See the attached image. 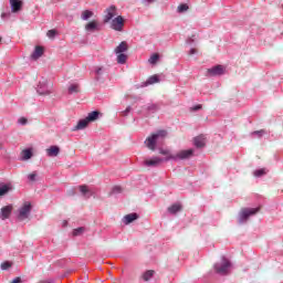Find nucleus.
I'll return each mask as SVG.
<instances>
[{
  "label": "nucleus",
  "mask_w": 283,
  "mask_h": 283,
  "mask_svg": "<svg viewBox=\"0 0 283 283\" xmlns=\"http://www.w3.org/2000/svg\"><path fill=\"white\" fill-rule=\"evenodd\" d=\"M193 148L187 149V150H180L177 154L170 155V151L167 149H159V154L161 156H167L166 158H163L165 163L169 160H189L191 156H193Z\"/></svg>",
  "instance_id": "f257e3e1"
},
{
  "label": "nucleus",
  "mask_w": 283,
  "mask_h": 283,
  "mask_svg": "<svg viewBox=\"0 0 283 283\" xmlns=\"http://www.w3.org/2000/svg\"><path fill=\"white\" fill-rule=\"evenodd\" d=\"M166 137H167V130H158L157 133L146 138L145 145L151 151H156V144L158 143V140L160 139L163 140V138H166Z\"/></svg>",
  "instance_id": "f03ea898"
},
{
  "label": "nucleus",
  "mask_w": 283,
  "mask_h": 283,
  "mask_svg": "<svg viewBox=\"0 0 283 283\" xmlns=\"http://www.w3.org/2000/svg\"><path fill=\"white\" fill-rule=\"evenodd\" d=\"M231 261H229V259L226 256H222L221 261L213 265V269L218 275H229L231 273Z\"/></svg>",
  "instance_id": "7ed1b4c3"
},
{
  "label": "nucleus",
  "mask_w": 283,
  "mask_h": 283,
  "mask_svg": "<svg viewBox=\"0 0 283 283\" xmlns=\"http://www.w3.org/2000/svg\"><path fill=\"white\" fill-rule=\"evenodd\" d=\"M260 211V208H244L239 214V224H244L251 216H255Z\"/></svg>",
  "instance_id": "20e7f679"
},
{
  "label": "nucleus",
  "mask_w": 283,
  "mask_h": 283,
  "mask_svg": "<svg viewBox=\"0 0 283 283\" xmlns=\"http://www.w3.org/2000/svg\"><path fill=\"white\" fill-rule=\"evenodd\" d=\"M32 211V203L24 202V205L19 209L18 220L22 222V220H28L30 218V213Z\"/></svg>",
  "instance_id": "39448f33"
},
{
  "label": "nucleus",
  "mask_w": 283,
  "mask_h": 283,
  "mask_svg": "<svg viewBox=\"0 0 283 283\" xmlns=\"http://www.w3.org/2000/svg\"><path fill=\"white\" fill-rule=\"evenodd\" d=\"M111 28L116 32H123V28H125V19L122 15L113 19Z\"/></svg>",
  "instance_id": "423d86ee"
},
{
  "label": "nucleus",
  "mask_w": 283,
  "mask_h": 283,
  "mask_svg": "<svg viewBox=\"0 0 283 283\" xmlns=\"http://www.w3.org/2000/svg\"><path fill=\"white\" fill-rule=\"evenodd\" d=\"M40 96H50L52 94V87L48 86V82H40L36 88Z\"/></svg>",
  "instance_id": "0eeeda50"
},
{
  "label": "nucleus",
  "mask_w": 283,
  "mask_h": 283,
  "mask_svg": "<svg viewBox=\"0 0 283 283\" xmlns=\"http://www.w3.org/2000/svg\"><path fill=\"white\" fill-rule=\"evenodd\" d=\"M224 74V66L216 65L207 70L206 76H222Z\"/></svg>",
  "instance_id": "6e6552de"
},
{
  "label": "nucleus",
  "mask_w": 283,
  "mask_h": 283,
  "mask_svg": "<svg viewBox=\"0 0 283 283\" xmlns=\"http://www.w3.org/2000/svg\"><path fill=\"white\" fill-rule=\"evenodd\" d=\"M117 9L116 6H111L105 10V15H104V23H109L114 17L117 14Z\"/></svg>",
  "instance_id": "1a4fd4ad"
},
{
  "label": "nucleus",
  "mask_w": 283,
  "mask_h": 283,
  "mask_svg": "<svg viewBox=\"0 0 283 283\" xmlns=\"http://www.w3.org/2000/svg\"><path fill=\"white\" fill-rule=\"evenodd\" d=\"M165 163L164 158L153 157L151 159L144 160L145 167H158V165Z\"/></svg>",
  "instance_id": "9d476101"
},
{
  "label": "nucleus",
  "mask_w": 283,
  "mask_h": 283,
  "mask_svg": "<svg viewBox=\"0 0 283 283\" xmlns=\"http://www.w3.org/2000/svg\"><path fill=\"white\" fill-rule=\"evenodd\" d=\"M10 6H11V12H13V13L21 12V10L23 8V1L10 0Z\"/></svg>",
  "instance_id": "9b49d317"
},
{
  "label": "nucleus",
  "mask_w": 283,
  "mask_h": 283,
  "mask_svg": "<svg viewBox=\"0 0 283 283\" xmlns=\"http://www.w3.org/2000/svg\"><path fill=\"white\" fill-rule=\"evenodd\" d=\"M12 214V205L4 206L1 208L0 218L1 220H8L10 216Z\"/></svg>",
  "instance_id": "f8f14e48"
},
{
  "label": "nucleus",
  "mask_w": 283,
  "mask_h": 283,
  "mask_svg": "<svg viewBox=\"0 0 283 283\" xmlns=\"http://www.w3.org/2000/svg\"><path fill=\"white\" fill-rule=\"evenodd\" d=\"M85 30L86 32H98L101 27L96 20H93L85 25Z\"/></svg>",
  "instance_id": "ddd939ff"
},
{
  "label": "nucleus",
  "mask_w": 283,
  "mask_h": 283,
  "mask_svg": "<svg viewBox=\"0 0 283 283\" xmlns=\"http://www.w3.org/2000/svg\"><path fill=\"white\" fill-rule=\"evenodd\" d=\"M59 154H61V148H59V146H50L46 149V155L49 156V158H56Z\"/></svg>",
  "instance_id": "4468645a"
},
{
  "label": "nucleus",
  "mask_w": 283,
  "mask_h": 283,
  "mask_svg": "<svg viewBox=\"0 0 283 283\" xmlns=\"http://www.w3.org/2000/svg\"><path fill=\"white\" fill-rule=\"evenodd\" d=\"M45 49L43 46H35L33 53L31 54V59H33V61H36L39 59H41L42 54H44Z\"/></svg>",
  "instance_id": "2eb2a0df"
},
{
  "label": "nucleus",
  "mask_w": 283,
  "mask_h": 283,
  "mask_svg": "<svg viewBox=\"0 0 283 283\" xmlns=\"http://www.w3.org/2000/svg\"><path fill=\"white\" fill-rule=\"evenodd\" d=\"M80 191L82 196L86 199L92 198V196H94V191H92V189H90V187H87L86 185L80 186Z\"/></svg>",
  "instance_id": "dca6fc26"
},
{
  "label": "nucleus",
  "mask_w": 283,
  "mask_h": 283,
  "mask_svg": "<svg viewBox=\"0 0 283 283\" xmlns=\"http://www.w3.org/2000/svg\"><path fill=\"white\" fill-rule=\"evenodd\" d=\"M193 145L197 147V149H202L205 147L206 142H205V135H199L193 138Z\"/></svg>",
  "instance_id": "f3484780"
},
{
  "label": "nucleus",
  "mask_w": 283,
  "mask_h": 283,
  "mask_svg": "<svg viewBox=\"0 0 283 283\" xmlns=\"http://www.w3.org/2000/svg\"><path fill=\"white\" fill-rule=\"evenodd\" d=\"M90 125V120H87V117L84 119H80L77 125L73 128V132H78L81 129H85Z\"/></svg>",
  "instance_id": "a211bd4d"
},
{
  "label": "nucleus",
  "mask_w": 283,
  "mask_h": 283,
  "mask_svg": "<svg viewBox=\"0 0 283 283\" xmlns=\"http://www.w3.org/2000/svg\"><path fill=\"white\" fill-rule=\"evenodd\" d=\"M134 220H138V213H136V212L126 214L123 219V222H124V224H132V222H134Z\"/></svg>",
  "instance_id": "6ab92c4d"
},
{
  "label": "nucleus",
  "mask_w": 283,
  "mask_h": 283,
  "mask_svg": "<svg viewBox=\"0 0 283 283\" xmlns=\"http://www.w3.org/2000/svg\"><path fill=\"white\" fill-rule=\"evenodd\" d=\"M99 116H101V112L93 111L88 113V115L86 116V119L88 120V123H95V120H98Z\"/></svg>",
  "instance_id": "aec40b11"
},
{
  "label": "nucleus",
  "mask_w": 283,
  "mask_h": 283,
  "mask_svg": "<svg viewBox=\"0 0 283 283\" xmlns=\"http://www.w3.org/2000/svg\"><path fill=\"white\" fill-rule=\"evenodd\" d=\"M127 50H129V45H127V43L125 41H123L115 49V54H123V52H127Z\"/></svg>",
  "instance_id": "412c9836"
},
{
  "label": "nucleus",
  "mask_w": 283,
  "mask_h": 283,
  "mask_svg": "<svg viewBox=\"0 0 283 283\" xmlns=\"http://www.w3.org/2000/svg\"><path fill=\"white\" fill-rule=\"evenodd\" d=\"M154 273H156L154 270H147L144 272L142 275L144 282H149L154 277Z\"/></svg>",
  "instance_id": "4be33fe9"
},
{
  "label": "nucleus",
  "mask_w": 283,
  "mask_h": 283,
  "mask_svg": "<svg viewBox=\"0 0 283 283\" xmlns=\"http://www.w3.org/2000/svg\"><path fill=\"white\" fill-rule=\"evenodd\" d=\"M9 191H12V185L11 184H4L0 187V196H6Z\"/></svg>",
  "instance_id": "5701e85b"
},
{
  "label": "nucleus",
  "mask_w": 283,
  "mask_h": 283,
  "mask_svg": "<svg viewBox=\"0 0 283 283\" xmlns=\"http://www.w3.org/2000/svg\"><path fill=\"white\" fill-rule=\"evenodd\" d=\"M117 63L119 65H125L127 63V54L125 53H117Z\"/></svg>",
  "instance_id": "b1692460"
},
{
  "label": "nucleus",
  "mask_w": 283,
  "mask_h": 283,
  "mask_svg": "<svg viewBox=\"0 0 283 283\" xmlns=\"http://www.w3.org/2000/svg\"><path fill=\"white\" fill-rule=\"evenodd\" d=\"M181 209H182V206H180L179 203H175L168 208V211L175 214V213H178V211H181Z\"/></svg>",
  "instance_id": "393cba45"
},
{
  "label": "nucleus",
  "mask_w": 283,
  "mask_h": 283,
  "mask_svg": "<svg viewBox=\"0 0 283 283\" xmlns=\"http://www.w3.org/2000/svg\"><path fill=\"white\" fill-rule=\"evenodd\" d=\"M78 92H81L78 84H71L69 86V94H78Z\"/></svg>",
  "instance_id": "a878e982"
},
{
  "label": "nucleus",
  "mask_w": 283,
  "mask_h": 283,
  "mask_svg": "<svg viewBox=\"0 0 283 283\" xmlns=\"http://www.w3.org/2000/svg\"><path fill=\"white\" fill-rule=\"evenodd\" d=\"M82 19L83 21H87L88 19H92V17H94V12L90 11V10H85L82 12Z\"/></svg>",
  "instance_id": "bb28decb"
},
{
  "label": "nucleus",
  "mask_w": 283,
  "mask_h": 283,
  "mask_svg": "<svg viewBox=\"0 0 283 283\" xmlns=\"http://www.w3.org/2000/svg\"><path fill=\"white\" fill-rule=\"evenodd\" d=\"M154 83H160L158 75H153L146 81V85H154Z\"/></svg>",
  "instance_id": "cd10ccee"
},
{
  "label": "nucleus",
  "mask_w": 283,
  "mask_h": 283,
  "mask_svg": "<svg viewBox=\"0 0 283 283\" xmlns=\"http://www.w3.org/2000/svg\"><path fill=\"white\" fill-rule=\"evenodd\" d=\"M266 134L265 129H261V130H254L251 133L252 138H262V136H264Z\"/></svg>",
  "instance_id": "c85d7f7f"
},
{
  "label": "nucleus",
  "mask_w": 283,
  "mask_h": 283,
  "mask_svg": "<svg viewBox=\"0 0 283 283\" xmlns=\"http://www.w3.org/2000/svg\"><path fill=\"white\" fill-rule=\"evenodd\" d=\"M32 158V149L22 150V160H30Z\"/></svg>",
  "instance_id": "c756f323"
},
{
  "label": "nucleus",
  "mask_w": 283,
  "mask_h": 283,
  "mask_svg": "<svg viewBox=\"0 0 283 283\" xmlns=\"http://www.w3.org/2000/svg\"><path fill=\"white\" fill-rule=\"evenodd\" d=\"M159 59L160 55L158 53H155L149 57L148 63H150V65H156Z\"/></svg>",
  "instance_id": "7c9ffc66"
},
{
  "label": "nucleus",
  "mask_w": 283,
  "mask_h": 283,
  "mask_svg": "<svg viewBox=\"0 0 283 283\" xmlns=\"http://www.w3.org/2000/svg\"><path fill=\"white\" fill-rule=\"evenodd\" d=\"M103 66H97L95 69V74H96V81H99L101 80V76H103Z\"/></svg>",
  "instance_id": "2f4dec72"
},
{
  "label": "nucleus",
  "mask_w": 283,
  "mask_h": 283,
  "mask_svg": "<svg viewBox=\"0 0 283 283\" xmlns=\"http://www.w3.org/2000/svg\"><path fill=\"white\" fill-rule=\"evenodd\" d=\"M147 112H158V105L157 104H149L147 106Z\"/></svg>",
  "instance_id": "473e14b6"
},
{
  "label": "nucleus",
  "mask_w": 283,
  "mask_h": 283,
  "mask_svg": "<svg viewBox=\"0 0 283 283\" xmlns=\"http://www.w3.org/2000/svg\"><path fill=\"white\" fill-rule=\"evenodd\" d=\"M10 266H12V263H10L9 261H6L1 264L2 271H8V269H10Z\"/></svg>",
  "instance_id": "72a5a7b5"
},
{
  "label": "nucleus",
  "mask_w": 283,
  "mask_h": 283,
  "mask_svg": "<svg viewBox=\"0 0 283 283\" xmlns=\"http://www.w3.org/2000/svg\"><path fill=\"white\" fill-rule=\"evenodd\" d=\"M189 10V6L187 4H180L178 7V12H187Z\"/></svg>",
  "instance_id": "f704fd0d"
},
{
  "label": "nucleus",
  "mask_w": 283,
  "mask_h": 283,
  "mask_svg": "<svg viewBox=\"0 0 283 283\" xmlns=\"http://www.w3.org/2000/svg\"><path fill=\"white\" fill-rule=\"evenodd\" d=\"M46 36H49V39H54V36H56V30H49Z\"/></svg>",
  "instance_id": "c9c22d12"
},
{
  "label": "nucleus",
  "mask_w": 283,
  "mask_h": 283,
  "mask_svg": "<svg viewBox=\"0 0 283 283\" xmlns=\"http://www.w3.org/2000/svg\"><path fill=\"white\" fill-rule=\"evenodd\" d=\"M264 174H266V171H264V169H259V170L254 171V176L256 178H260V177L264 176Z\"/></svg>",
  "instance_id": "e433bc0d"
},
{
  "label": "nucleus",
  "mask_w": 283,
  "mask_h": 283,
  "mask_svg": "<svg viewBox=\"0 0 283 283\" xmlns=\"http://www.w3.org/2000/svg\"><path fill=\"white\" fill-rule=\"evenodd\" d=\"M85 231V228L81 227L75 230H73V235H81Z\"/></svg>",
  "instance_id": "4c0bfd02"
},
{
  "label": "nucleus",
  "mask_w": 283,
  "mask_h": 283,
  "mask_svg": "<svg viewBox=\"0 0 283 283\" xmlns=\"http://www.w3.org/2000/svg\"><path fill=\"white\" fill-rule=\"evenodd\" d=\"M129 112H132V106H128L125 111L119 113V116H128Z\"/></svg>",
  "instance_id": "58836bf2"
},
{
  "label": "nucleus",
  "mask_w": 283,
  "mask_h": 283,
  "mask_svg": "<svg viewBox=\"0 0 283 283\" xmlns=\"http://www.w3.org/2000/svg\"><path fill=\"white\" fill-rule=\"evenodd\" d=\"M120 191H123V188H120V186H115L112 189V193H120Z\"/></svg>",
  "instance_id": "ea45409f"
},
{
  "label": "nucleus",
  "mask_w": 283,
  "mask_h": 283,
  "mask_svg": "<svg viewBox=\"0 0 283 283\" xmlns=\"http://www.w3.org/2000/svg\"><path fill=\"white\" fill-rule=\"evenodd\" d=\"M28 179L31 180V182H34L36 180V172H32L28 176Z\"/></svg>",
  "instance_id": "a19ab883"
},
{
  "label": "nucleus",
  "mask_w": 283,
  "mask_h": 283,
  "mask_svg": "<svg viewBox=\"0 0 283 283\" xmlns=\"http://www.w3.org/2000/svg\"><path fill=\"white\" fill-rule=\"evenodd\" d=\"M18 123H20V125H28V118L25 117H21Z\"/></svg>",
  "instance_id": "79ce46f5"
},
{
  "label": "nucleus",
  "mask_w": 283,
  "mask_h": 283,
  "mask_svg": "<svg viewBox=\"0 0 283 283\" xmlns=\"http://www.w3.org/2000/svg\"><path fill=\"white\" fill-rule=\"evenodd\" d=\"M199 109H202V105L198 104L191 108V112H198Z\"/></svg>",
  "instance_id": "37998d69"
},
{
  "label": "nucleus",
  "mask_w": 283,
  "mask_h": 283,
  "mask_svg": "<svg viewBox=\"0 0 283 283\" xmlns=\"http://www.w3.org/2000/svg\"><path fill=\"white\" fill-rule=\"evenodd\" d=\"M21 282H23V281L21 280L20 276H18V277L13 279L11 283H21Z\"/></svg>",
  "instance_id": "c03bdc74"
},
{
  "label": "nucleus",
  "mask_w": 283,
  "mask_h": 283,
  "mask_svg": "<svg viewBox=\"0 0 283 283\" xmlns=\"http://www.w3.org/2000/svg\"><path fill=\"white\" fill-rule=\"evenodd\" d=\"M198 51L196 50V49H191L190 51H189V54H190V56L191 55H193V54H196Z\"/></svg>",
  "instance_id": "a18cd8bd"
},
{
  "label": "nucleus",
  "mask_w": 283,
  "mask_h": 283,
  "mask_svg": "<svg viewBox=\"0 0 283 283\" xmlns=\"http://www.w3.org/2000/svg\"><path fill=\"white\" fill-rule=\"evenodd\" d=\"M187 43H193V38H189V39L187 40Z\"/></svg>",
  "instance_id": "49530a36"
},
{
  "label": "nucleus",
  "mask_w": 283,
  "mask_h": 283,
  "mask_svg": "<svg viewBox=\"0 0 283 283\" xmlns=\"http://www.w3.org/2000/svg\"><path fill=\"white\" fill-rule=\"evenodd\" d=\"M39 283H52V281H40Z\"/></svg>",
  "instance_id": "de8ad7c7"
},
{
  "label": "nucleus",
  "mask_w": 283,
  "mask_h": 283,
  "mask_svg": "<svg viewBox=\"0 0 283 283\" xmlns=\"http://www.w3.org/2000/svg\"><path fill=\"white\" fill-rule=\"evenodd\" d=\"M63 227H67V221H64Z\"/></svg>",
  "instance_id": "09e8293b"
},
{
  "label": "nucleus",
  "mask_w": 283,
  "mask_h": 283,
  "mask_svg": "<svg viewBox=\"0 0 283 283\" xmlns=\"http://www.w3.org/2000/svg\"><path fill=\"white\" fill-rule=\"evenodd\" d=\"M2 42H3V38L0 36V45H1Z\"/></svg>",
  "instance_id": "8fccbe9b"
},
{
  "label": "nucleus",
  "mask_w": 283,
  "mask_h": 283,
  "mask_svg": "<svg viewBox=\"0 0 283 283\" xmlns=\"http://www.w3.org/2000/svg\"><path fill=\"white\" fill-rule=\"evenodd\" d=\"M1 17H2V19H3V18L6 17V13H2Z\"/></svg>",
  "instance_id": "3c124183"
},
{
  "label": "nucleus",
  "mask_w": 283,
  "mask_h": 283,
  "mask_svg": "<svg viewBox=\"0 0 283 283\" xmlns=\"http://www.w3.org/2000/svg\"><path fill=\"white\" fill-rule=\"evenodd\" d=\"M146 1H154V0H146Z\"/></svg>",
  "instance_id": "603ef678"
}]
</instances>
